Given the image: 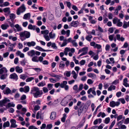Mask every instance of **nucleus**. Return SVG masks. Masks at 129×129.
<instances>
[{
  "instance_id": "nucleus-20",
  "label": "nucleus",
  "mask_w": 129,
  "mask_h": 129,
  "mask_svg": "<svg viewBox=\"0 0 129 129\" xmlns=\"http://www.w3.org/2000/svg\"><path fill=\"white\" fill-rule=\"evenodd\" d=\"M48 74L51 77L56 78L58 79H59L60 76L59 75L55 74L53 73H49Z\"/></svg>"
},
{
  "instance_id": "nucleus-53",
  "label": "nucleus",
  "mask_w": 129,
  "mask_h": 129,
  "mask_svg": "<svg viewBox=\"0 0 129 129\" xmlns=\"http://www.w3.org/2000/svg\"><path fill=\"white\" fill-rule=\"evenodd\" d=\"M87 83L89 84H92L93 83V81L91 79H89L87 80Z\"/></svg>"
},
{
  "instance_id": "nucleus-62",
  "label": "nucleus",
  "mask_w": 129,
  "mask_h": 129,
  "mask_svg": "<svg viewBox=\"0 0 129 129\" xmlns=\"http://www.w3.org/2000/svg\"><path fill=\"white\" fill-rule=\"evenodd\" d=\"M49 80L50 82L52 83H54L56 82V80L54 79L53 78H50L49 79Z\"/></svg>"
},
{
  "instance_id": "nucleus-26",
  "label": "nucleus",
  "mask_w": 129,
  "mask_h": 129,
  "mask_svg": "<svg viewBox=\"0 0 129 129\" xmlns=\"http://www.w3.org/2000/svg\"><path fill=\"white\" fill-rule=\"evenodd\" d=\"M4 12L8 13V14H10V8H4L3 10Z\"/></svg>"
},
{
  "instance_id": "nucleus-35",
  "label": "nucleus",
  "mask_w": 129,
  "mask_h": 129,
  "mask_svg": "<svg viewBox=\"0 0 129 129\" xmlns=\"http://www.w3.org/2000/svg\"><path fill=\"white\" fill-rule=\"evenodd\" d=\"M120 19H118L117 24V26H118L121 27L123 23L122 22L120 21Z\"/></svg>"
},
{
  "instance_id": "nucleus-19",
  "label": "nucleus",
  "mask_w": 129,
  "mask_h": 129,
  "mask_svg": "<svg viewBox=\"0 0 129 129\" xmlns=\"http://www.w3.org/2000/svg\"><path fill=\"white\" fill-rule=\"evenodd\" d=\"M98 121L99 123H101L102 122V119L101 118L96 119L94 121L93 123V124L94 125L97 124Z\"/></svg>"
},
{
  "instance_id": "nucleus-27",
  "label": "nucleus",
  "mask_w": 129,
  "mask_h": 129,
  "mask_svg": "<svg viewBox=\"0 0 129 129\" xmlns=\"http://www.w3.org/2000/svg\"><path fill=\"white\" fill-rule=\"evenodd\" d=\"M10 123L9 121H7L6 122H4L3 125V127L5 128L6 127H8L9 126Z\"/></svg>"
},
{
  "instance_id": "nucleus-1",
  "label": "nucleus",
  "mask_w": 129,
  "mask_h": 129,
  "mask_svg": "<svg viewBox=\"0 0 129 129\" xmlns=\"http://www.w3.org/2000/svg\"><path fill=\"white\" fill-rule=\"evenodd\" d=\"M30 93L33 94L35 98H37L40 97L43 93L42 90H40L39 88L36 87L32 88L30 91Z\"/></svg>"
},
{
  "instance_id": "nucleus-41",
  "label": "nucleus",
  "mask_w": 129,
  "mask_h": 129,
  "mask_svg": "<svg viewBox=\"0 0 129 129\" xmlns=\"http://www.w3.org/2000/svg\"><path fill=\"white\" fill-rule=\"evenodd\" d=\"M49 37L51 39L55 37V35L54 34H52V31L49 34Z\"/></svg>"
},
{
  "instance_id": "nucleus-33",
  "label": "nucleus",
  "mask_w": 129,
  "mask_h": 129,
  "mask_svg": "<svg viewBox=\"0 0 129 129\" xmlns=\"http://www.w3.org/2000/svg\"><path fill=\"white\" fill-rule=\"evenodd\" d=\"M9 3L8 2H4L3 5H0V6L2 7L4 6H9Z\"/></svg>"
},
{
  "instance_id": "nucleus-34",
  "label": "nucleus",
  "mask_w": 129,
  "mask_h": 129,
  "mask_svg": "<svg viewBox=\"0 0 129 129\" xmlns=\"http://www.w3.org/2000/svg\"><path fill=\"white\" fill-rule=\"evenodd\" d=\"M26 60L25 58L22 61H21L20 63L22 65L24 66L25 65V63H26Z\"/></svg>"
},
{
  "instance_id": "nucleus-57",
  "label": "nucleus",
  "mask_w": 129,
  "mask_h": 129,
  "mask_svg": "<svg viewBox=\"0 0 129 129\" xmlns=\"http://www.w3.org/2000/svg\"><path fill=\"white\" fill-rule=\"evenodd\" d=\"M114 35H111L109 36V40L111 41H112L113 40V39L114 38Z\"/></svg>"
},
{
  "instance_id": "nucleus-17",
  "label": "nucleus",
  "mask_w": 129,
  "mask_h": 129,
  "mask_svg": "<svg viewBox=\"0 0 129 129\" xmlns=\"http://www.w3.org/2000/svg\"><path fill=\"white\" fill-rule=\"evenodd\" d=\"M68 103L66 100L64 98L61 102L60 104L61 105L63 106H66Z\"/></svg>"
},
{
  "instance_id": "nucleus-9",
  "label": "nucleus",
  "mask_w": 129,
  "mask_h": 129,
  "mask_svg": "<svg viewBox=\"0 0 129 129\" xmlns=\"http://www.w3.org/2000/svg\"><path fill=\"white\" fill-rule=\"evenodd\" d=\"M88 48L87 47H84L81 49L79 50L78 52V54H79L80 52H86V53H87L88 51Z\"/></svg>"
},
{
  "instance_id": "nucleus-46",
  "label": "nucleus",
  "mask_w": 129,
  "mask_h": 129,
  "mask_svg": "<svg viewBox=\"0 0 129 129\" xmlns=\"http://www.w3.org/2000/svg\"><path fill=\"white\" fill-rule=\"evenodd\" d=\"M110 119L109 117H107L105 119V123L106 124L108 123L110 121Z\"/></svg>"
},
{
  "instance_id": "nucleus-56",
  "label": "nucleus",
  "mask_w": 129,
  "mask_h": 129,
  "mask_svg": "<svg viewBox=\"0 0 129 129\" xmlns=\"http://www.w3.org/2000/svg\"><path fill=\"white\" fill-rule=\"evenodd\" d=\"M98 31L99 32L102 33L104 31L103 29L99 25H98Z\"/></svg>"
},
{
  "instance_id": "nucleus-24",
  "label": "nucleus",
  "mask_w": 129,
  "mask_h": 129,
  "mask_svg": "<svg viewBox=\"0 0 129 129\" xmlns=\"http://www.w3.org/2000/svg\"><path fill=\"white\" fill-rule=\"evenodd\" d=\"M4 72H5L6 73H7V70L5 68L3 67L0 69V74H3Z\"/></svg>"
},
{
  "instance_id": "nucleus-18",
  "label": "nucleus",
  "mask_w": 129,
  "mask_h": 129,
  "mask_svg": "<svg viewBox=\"0 0 129 129\" xmlns=\"http://www.w3.org/2000/svg\"><path fill=\"white\" fill-rule=\"evenodd\" d=\"M27 45L29 47H31V46H34L36 45L35 42L34 41L27 42Z\"/></svg>"
},
{
  "instance_id": "nucleus-63",
  "label": "nucleus",
  "mask_w": 129,
  "mask_h": 129,
  "mask_svg": "<svg viewBox=\"0 0 129 129\" xmlns=\"http://www.w3.org/2000/svg\"><path fill=\"white\" fill-rule=\"evenodd\" d=\"M108 31L111 33H112L114 31V29L113 27H110L109 28Z\"/></svg>"
},
{
  "instance_id": "nucleus-60",
  "label": "nucleus",
  "mask_w": 129,
  "mask_h": 129,
  "mask_svg": "<svg viewBox=\"0 0 129 129\" xmlns=\"http://www.w3.org/2000/svg\"><path fill=\"white\" fill-rule=\"evenodd\" d=\"M84 9V8H82L81 10L78 12V15H79L83 13V11Z\"/></svg>"
},
{
  "instance_id": "nucleus-40",
  "label": "nucleus",
  "mask_w": 129,
  "mask_h": 129,
  "mask_svg": "<svg viewBox=\"0 0 129 129\" xmlns=\"http://www.w3.org/2000/svg\"><path fill=\"white\" fill-rule=\"evenodd\" d=\"M2 101L5 104L7 102H10V100L6 98H5Z\"/></svg>"
},
{
  "instance_id": "nucleus-61",
  "label": "nucleus",
  "mask_w": 129,
  "mask_h": 129,
  "mask_svg": "<svg viewBox=\"0 0 129 129\" xmlns=\"http://www.w3.org/2000/svg\"><path fill=\"white\" fill-rule=\"evenodd\" d=\"M122 118V115H120L118 116L117 117V121H119L120 120H121Z\"/></svg>"
},
{
  "instance_id": "nucleus-52",
  "label": "nucleus",
  "mask_w": 129,
  "mask_h": 129,
  "mask_svg": "<svg viewBox=\"0 0 129 129\" xmlns=\"http://www.w3.org/2000/svg\"><path fill=\"white\" fill-rule=\"evenodd\" d=\"M52 47L54 48L55 49H57V47L55 43H53L51 45Z\"/></svg>"
},
{
  "instance_id": "nucleus-10",
  "label": "nucleus",
  "mask_w": 129,
  "mask_h": 129,
  "mask_svg": "<svg viewBox=\"0 0 129 129\" xmlns=\"http://www.w3.org/2000/svg\"><path fill=\"white\" fill-rule=\"evenodd\" d=\"M9 16L12 22H13L16 16L15 14L14 13H11L9 14Z\"/></svg>"
},
{
  "instance_id": "nucleus-45",
  "label": "nucleus",
  "mask_w": 129,
  "mask_h": 129,
  "mask_svg": "<svg viewBox=\"0 0 129 129\" xmlns=\"http://www.w3.org/2000/svg\"><path fill=\"white\" fill-rule=\"evenodd\" d=\"M53 84H48L47 85V87L49 90H51L53 87Z\"/></svg>"
},
{
  "instance_id": "nucleus-44",
  "label": "nucleus",
  "mask_w": 129,
  "mask_h": 129,
  "mask_svg": "<svg viewBox=\"0 0 129 129\" xmlns=\"http://www.w3.org/2000/svg\"><path fill=\"white\" fill-rule=\"evenodd\" d=\"M34 79V78L33 77H30L28 78L26 80V82L30 81Z\"/></svg>"
},
{
  "instance_id": "nucleus-42",
  "label": "nucleus",
  "mask_w": 129,
  "mask_h": 129,
  "mask_svg": "<svg viewBox=\"0 0 129 129\" xmlns=\"http://www.w3.org/2000/svg\"><path fill=\"white\" fill-rule=\"evenodd\" d=\"M73 90L75 91L76 92H78V86L77 85H74L73 88Z\"/></svg>"
},
{
  "instance_id": "nucleus-38",
  "label": "nucleus",
  "mask_w": 129,
  "mask_h": 129,
  "mask_svg": "<svg viewBox=\"0 0 129 129\" xmlns=\"http://www.w3.org/2000/svg\"><path fill=\"white\" fill-rule=\"evenodd\" d=\"M92 38V36L90 35L86 36L85 38V39L88 41H90L91 40V39Z\"/></svg>"
},
{
  "instance_id": "nucleus-29",
  "label": "nucleus",
  "mask_w": 129,
  "mask_h": 129,
  "mask_svg": "<svg viewBox=\"0 0 129 129\" xmlns=\"http://www.w3.org/2000/svg\"><path fill=\"white\" fill-rule=\"evenodd\" d=\"M122 27L124 28H127L128 27L127 22L124 20V21Z\"/></svg>"
},
{
  "instance_id": "nucleus-55",
  "label": "nucleus",
  "mask_w": 129,
  "mask_h": 129,
  "mask_svg": "<svg viewBox=\"0 0 129 129\" xmlns=\"http://www.w3.org/2000/svg\"><path fill=\"white\" fill-rule=\"evenodd\" d=\"M129 123V118H127L125 120L124 123L125 124H127Z\"/></svg>"
},
{
  "instance_id": "nucleus-30",
  "label": "nucleus",
  "mask_w": 129,
  "mask_h": 129,
  "mask_svg": "<svg viewBox=\"0 0 129 129\" xmlns=\"http://www.w3.org/2000/svg\"><path fill=\"white\" fill-rule=\"evenodd\" d=\"M110 105L111 107H114L116 106V102L113 101L111 102L110 103Z\"/></svg>"
},
{
  "instance_id": "nucleus-4",
  "label": "nucleus",
  "mask_w": 129,
  "mask_h": 129,
  "mask_svg": "<svg viewBox=\"0 0 129 129\" xmlns=\"http://www.w3.org/2000/svg\"><path fill=\"white\" fill-rule=\"evenodd\" d=\"M11 124L10 126L11 128L16 127L17 126V125L16 124V120L13 119H11L10 121Z\"/></svg>"
},
{
  "instance_id": "nucleus-64",
  "label": "nucleus",
  "mask_w": 129,
  "mask_h": 129,
  "mask_svg": "<svg viewBox=\"0 0 129 129\" xmlns=\"http://www.w3.org/2000/svg\"><path fill=\"white\" fill-rule=\"evenodd\" d=\"M46 127V124L45 123H43L42 124V126L40 127V128L41 129H44Z\"/></svg>"
},
{
  "instance_id": "nucleus-51",
  "label": "nucleus",
  "mask_w": 129,
  "mask_h": 129,
  "mask_svg": "<svg viewBox=\"0 0 129 129\" xmlns=\"http://www.w3.org/2000/svg\"><path fill=\"white\" fill-rule=\"evenodd\" d=\"M45 85V82L44 83H43L42 82H41L38 83V85L39 86H44Z\"/></svg>"
},
{
  "instance_id": "nucleus-3",
  "label": "nucleus",
  "mask_w": 129,
  "mask_h": 129,
  "mask_svg": "<svg viewBox=\"0 0 129 129\" xmlns=\"http://www.w3.org/2000/svg\"><path fill=\"white\" fill-rule=\"evenodd\" d=\"M20 36L21 37H23L25 36V38H21L20 40L21 41H23L25 40L26 38H29L30 36V34L29 32L24 31L23 32H21L20 33Z\"/></svg>"
},
{
  "instance_id": "nucleus-6",
  "label": "nucleus",
  "mask_w": 129,
  "mask_h": 129,
  "mask_svg": "<svg viewBox=\"0 0 129 129\" xmlns=\"http://www.w3.org/2000/svg\"><path fill=\"white\" fill-rule=\"evenodd\" d=\"M35 48L37 49L38 50L40 51H46V52H48V51H52V50H45V49H43L41 47L39 46H37Z\"/></svg>"
},
{
  "instance_id": "nucleus-31",
  "label": "nucleus",
  "mask_w": 129,
  "mask_h": 129,
  "mask_svg": "<svg viewBox=\"0 0 129 129\" xmlns=\"http://www.w3.org/2000/svg\"><path fill=\"white\" fill-rule=\"evenodd\" d=\"M29 88L28 86H25L24 87V92L25 93L28 92L29 91Z\"/></svg>"
},
{
  "instance_id": "nucleus-15",
  "label": "nucleus",
  "mask_w": 129,
  "mask_h": 129,
  "mask_svg": "<svg viewBox=\"0 0 129 129\" xmlns=\"http://www.w3.org/2000/svg\"><path fill=\"white\" fill-rule=\"evenodd\" d=\"M28 55L31 57H32L35 55V51L31 50L27 52Z\"/></svg>"
},
{
  "instance_id": "nucleus-39",
  "label": "nucleus",
  "mask_w": 129,
  "mask_h": 129,
  "mask_svg": "<svg viewBox=\"0 0 129 129\" xmlns=\"http://www.w3.org/2000/svg\"><path fill=\"white\" fill-rule=\"evenodd\" d=\"M118 19L116 17H115L113 20V23L114 24H116L118 22Z\"/></svg>"
},
{
  "instance_id": "nucleus-58",
  "label": "nucleus",
  "mask_w": 129,
  "mask_h": 129,
  "mask_svg": "<svg viewBox=\"0 0 129 129\" xmlns=\"http://www.w3.org/2000/svg\"><path fill=\"white\" fill-rule=\"evenodd\" d=\"M85 63V60H82L80 62V63L81 65H84Z\"/></svg>"
},
{
  "instance_id": "nucleus-25",
  "label": "nucleus",
  "mask_w": 129,
  "mask_h": 129,
  "mask_svg": "<svg viewBox=\"0 0 129 129\" xmlns=\"http://www.w3.org/2000/svg\"><path fill=\"white\" fill-rule=\"evenodd\" d=\"M30 13H28L24 15L23 17V19H27L29 17H30Z\"/></svg>"
},
{
  "instance_id": "nucleus-2",
  "label": "nucleus",
  "mask_w": 129,
  "mask_h": 129,
  "mask_svg": "<svg viewBox=\"0 0 129 129\" xmlns=\"http://www.w3.org/2000/svg\"><path fill=\"white\" fill-rule=\"evenodd\" d=\"M81 102L80 101H78L77 104V106L74 107V108L75 110H78V115L79 116H80L84 109V106H83V105H84V103H82L81 104Z\"/></svg>"
},
{
  "instance_id": "nucleus-48",
  "label": "nucleus",
  "mask_w": 129,
  "mask_h": 129,
  "mask_svg": "<svg viewBox=\"0 0 129 129\" xmlns=\"http://www.w3.org/2000/svg\"><path fill=\"white\" fill-rule=\"evenodd\" d=\"M83 84H80L79 86V88L78 90V92H79L80 91L82 90L83 88Z\"/></svg>"
},
{
  "instance_id": "nucleus-37",
  "label": "nucleus",
  "mask_w": 129,
  "mask_h": 129,
  "mask_svg": "<svg viewBox=\"0 0 129 129\" xmlns=\"http://www.w3.org/2000/svg\"><path fill=\"white\" fill-rule=\"evenodd\" d=\"M63 117L62 118L61 121L63 122H64L65 121L66 118V117L67 115L64 113L63 114Z\"/></svg>"
},
{
  "instance_id": "nucleus-23",
  "label": "nucleus",
  "mask_w": 129,
  "mask_h": 129,
  "mask_svg": "<svg viewBox=\"0 0 129 129\" xmlns=\"http://www.w3.org/2000/svg\"><path fill=\"white\" fill-rule=\"evenodd\" d=\"M67 83V81H63L62 83L60 84V86L61 88H64Z\"/></svg>"
},
{
  "instance_id": "nucleus-13",
  "label": "nucleus",
  "mask_w": 129,
  "mask_h": 129,
  "mask_svg": "<svg viewBox=\"0 0 129 129\" xmlns=\"http://www.w3.org/2000/svg\"><path fill=\"white\" fill-rule=\"evenodd\" d=\"M21 12V13H23L24 12L26 8L24 4H23L19 8H18Z\"/></svg>"
},
{
  "instance_id": "nucleus-47",
  "label": "nucleus",
  "mask_w": 129,
  "mask_h": 129,
  "mask_svg": "<svg viewBox=\"0 0 129 129\" xmlns=\"http://www.w3.org/2000/svg\"><path fill=\"white\" fill-rule=\"evenodd\" d=\"M52 127V125L51 124H47L46 129H51Z\"/></svg>"
},
{
  "instance_id": "nucleus-54",
  "label": "nucleus",
  "mask_w": 129,
  "mask_h": 129,
  "mask_svg": "<svg viewBox=\"0 0 129 129\" xmlns=\"http://www.w3.org/2000/svg\"><path fill=\"white\" fill-rule=\"evenodd\" d=\"M119 82V80L118 79H116L112 83V84L116 85Z\"/></svg>"
},
{
  "instance_id": "nucleus-50",
  "label": "nucleus",
  "mask_w": 129,
  "mask_h": 129,
  "mask_svg": "<svg viewBox=\"0 0 129 129\" xmlns=\"http://www.w3.org/2000/svg\"><path fill=\"white\" fill-rule=\"evenodd\" d=\"M43 90L44 93H47L48 91V89L46 87H43Z\"/></svg>"
},
{
  "instance_id": "nucleus-32",
  "label": "nucleus",
  "mask_w": 129,
  "mask_h": 129,
  "mask_svg": "<svg viewBox=\"0 0 129 129\" xmlns=\"http://www.w3.org/2000/svg\"><path fill=\"white\" fill-rule=\"evenodd\" d=\"M38 57L37 56L33 57L31 59L34 62H38L39 60H38Z\"/></svg>"
},
{
  "instance_id": "nucleus-5",
  "label": "nucleus",
  "mask_w": 129,
  "mask_h": 129,
  "mask_svg": "<svg viewBox=\"0 0 129 129\" xmlns=\"http://www.w3.org/2000/svg\"><path fill=\"white\" fill-rule=\"evenodd\" d=\"M79 22L78 21H73L70 24V25L71 26L76 27L79 25Z\"/></svg>"
},
{
  "instance_id": "nucleus-59",
  "label": "nucleus",
  "mask_w": 129,
  "mask_h": 129,
  "mask_svg": "<svg viewBox=\"0 0 129 129\" xmlns=\"http://www.w3.org/2000/svg\"><path fill=\"white\" fill-rule=\"evenodd\" d=\"M28 129H38L33 125H31L28 127Z\"/></svg>"
},
{
  "instance_id": "nucleus-22",
  "label": "nucleus",
  "mask_w": 129,
  "mask_h": 129,
  "mask_svg": "<svg viewBox=\"0 0 129 129\" xmlns=\"http://www.w3.org/2000/svg\"><path fill=\"white\" fill-rule=\"evenodd\" d=\"M9 26L8 24H3L1 26L3 30H5L9 27Z\"/></svg>"
},
{
  "instance_id": "nucleus-11",
  "label": "nucleus",
  "mask_w": 129,
  "mask_h": 129,
  "mask_svg": "<svg viewBox=\"0 0 129 129\" xmlns=\"http://www.w3.org/2000/svg\"><path fill=\"white\" fill-rule=\"evenodd\" d=\"M56 113L55 112H52L50 117V119L52 120L55 119L56 118Z\"/></svg>"
},
{
  "instance_id": "nucleus-8",
  "label": "nucleus",
  "mask_w": 129,
  "mask_h": 129,
  "mask_svg": "<svg viewBox=\"0 0 129 129\" xmlns=\"http://www.w3.org/2000/svg\"><path fill=\"white\" fill-rule=\"evenodd\" d=\"M11 92V90L8 87H6V89L3 91V93L5 94L8 95Z\"/></svg>"
},
{
  "instance_id": "nucleus-12",
  "label": "nucleus",
  "mask_w": 129,
  "mask_h": 129,
  "mask_svg": "<svg viewBox=\"0 0 129 129\" xmlns=\"http://www.w3.org/2000/svg\"><path fill=\"white\" fill-rule=\"evenodd\" d=\"M87 76L89 77H90L92 79H95L96 77V75L94 73H90L87 74Z\"/></svg>"
},
{
  "instance_id": "nucleus-21",
  "label": "nucleus",
  "mask_w": 129,
  "mask_h": 129,
  "mask_svg": "<svg viewBox=\"0 0 129 129\" xmlns=\"http://www.w3.org/2000/svg\"><path fill=\"white\" fill-rule=\"evenodd\" d=\"M16 71L19 73H21L22 72V70L21 69H20L18 66L16 67L15 68Z\"/></svg>"
},
{
  "instance_id": "nucleus-14",
  "label": "nucleus",
  "mask_w": 129,
  "mask_h": 129,
  "mask_svg": "<svg viewBox=\"0 0 129 129\" xmlns=\"http://www.w3.org/2000/svg\"><path fill=\"white\" fill-rule=\"evenodd\" d=\"M72 97L71 95H68L65 97L64 98L67 102L68 103L72 99Z\"/></svg>"
},
{
  "instance_id": "nucleus-43",
  "label": "nucleus",
  "mask_w": 129,
  "mask_h": 129,
  "mask_svg": "<svg viewBox=\"0 0 129 129\" xmlns=\"http://www.w3.org/2000/svg\"><path fill=\"white\" fill-rule=\"evenodd\" d=\"M115 120H114L113 121H112L111 125H110L109 129H111L112 127H113V126L115 124Z\"/></svg>"
},
{
  "instance_id": "nucleus-7",
  "label": "nucleus",
  "mask_w": 129,
  "mask_h": 129,
  "mask_svg": "<svg viewBox=\"0 0 129 129\" xmlns=\"http://www.w3.org/2000/svg\"><path fill=\"white\" fill-rule=\"evenodd\" d=\"M10 78L15 80H17L18 79V76L17 74L15 73H13L10 76Z\"/></svg>"
},
{
  "instance_id": "nucleus-49",
  "label": "nucleus",
  "mask_w": 129,
  "mask_h": 129,
  "mask_svg": "<svg viewBox=\"0 0 129 129\" xmlns=\"http://www.w3.org/2000/svg\"><path fill=\"white\" fill-rule=\"evenodd\" d=\"M7 76V74L2 75L1 77V79H6Z\"/></svg>"
},
{
  "instance_id": "nucleus-16",
  "label": "nucleus",
  "mask_w": 129,
  "mask_h": 129,
  "mask_svg": "<svg viewBox=\"0 0 129 129\" xmlns=\"http://www.w3.org/2000/svg\"><path fill=\"white\" fill-rule=\"evenodd\" d=\"M15 106V104H13V102L8 103L7 105L6 106V108L8 109V108L11 107H14Z\"/></svg>"
},
{
  "instance_id": "nucleus-36",
  "label": "nucleus",
  "mask_w": 129,
  "mask_h": 129,
  "mask_svg": "<svg viewBox=\"0 0 129 129\" xmlns=\"http://www.w3.org/2000/svg\"><path fill=\"white\" fill-rule=\"evenodd\" d=\"M64 42H63L62 45H61V47H63L66 45L68 43V41L66 40L65 39L63 40Z\"/></svg>"
},
{
  "instance_id": "nucleus-28",
  "label": "nucleus",
  "mask_w": 129,
  "mask_h": 129,
  "mask_svg": "<svg viewBox=\"0 0 129 129\" xmlns=\"http://www.w3.org/2000/svg\"><path fill=\"white\" fill-rule=\"evenodd\" d=\"M115 88L116 86H115L112 85L108 88V90L109 91H111L112 90V88L113 90H115Z\"/></svg>"
}]
</instances>
